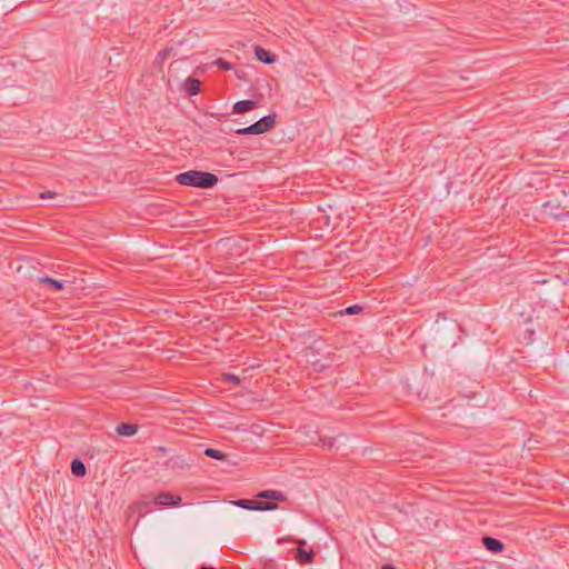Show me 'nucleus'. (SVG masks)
<instances>
[{"instance_id":"1","label":"nucleus","mask_w":569,"mask_h":569,"mask_svg":"<svg viewBox=\"0 0 569 569\" xmlns=\"http://www.w3.org/2000/svg\"><path fill=\"white\" fill-rule=\"evenodd\" d=\"M176 181L182 186L210 189L213 188L219 180L214 173L198 170H189L177 174Z\"/></svg>"},{"instance_id":"2","label":"nucleus","mask_w":569,"mask_h":569,"mask_svg":"<svg viewBox=\"0 0 569 569\" xmlns=\"http://www.w3.org/2000/svg\"><path fill=\"white\" fill-rule=\"evenodd\" d=\"M276 124V114H268L262 117L257 122L250 124L246 128L237 129L234 132L237 134L247 136V134H261L268 132Z\"/></svg>"},{"instance_id":"3","label":"nucleus","mask_w":569,"mask_h":569,"mask_svg":"<svg viewBox=\"0 0 569 569\" xmlns=\"http://www.w3.org/2000/svg\"><path fill=\"white\" fill-rule=\"evenodd\" d=\"M233 503L247 510L271 511L278 508V505L274 502L251 499H239Z\"/></svg>"},{"instance_id":"4","label":"nucleus","mask_w":569,"mask_h":569,"mask_svg":"<svg viewBox=\"0 0 569 569\" xmlns=\"http://www.w3.org/2000/svg\"><path fill=\"white\" fill-rule=\"evenodd\" d=\"M541 214L543 217H549L556 220H561L565 217H569V211L562 210L559 204H556L551 201H547L541 207Z\"/></svg>"},{"instance_id":"5","label":"nucleus","mask_w":569,"mask_h":569,"mask_svg":"<svg viewBox=\"0 0 569 569\" xmlns=\"http://www.w3.org/2000/svg\"><path fill=\"white\" fill-rule=\"evenodd\" d=\"M182 499L178 495L170 492H160L156 496L153 503L161 507H177L181 503Z\"/></svg>"},{"instance_id":"6","label":"nucleus","mask_w":569,"mask_h":569,"mask_svg":"<svg viewBox=\"0 0 569 569\" xmlns=\"http://www.w3.org/2000/svg\"><path fill=\"white\" fill-rule=\"evenodd\" d=\"M482 545L488 551L493 553H499L505 550V543L493 537L485 536L482 538Z\"/></svg>"},{"instance_id":"7","label":"nucleus","mask_w":569,"mask_h":569,"mask_svg":"<svg viewBox=\"0 0 569 569\" xmlns=\"http://www.w3.org/2000/svg\"><path fill=\"white\" fill-rule=\"evenodd\" d=\"M260 499L267 500H276V501H284L287 499L286 495L279 490H263L257 495Z\"/></svg>"},{"instance_id":"8","label":"nucleus","mask_w":569,"mask_h":569,"mask_svg":"<svg viewBox=\"0 0 569 569\" xmlns=\"http://www.w3.org/2000/svg\"><path fill=\"white\" fill-rule=\"evenodd\" d=\"M39 282L51 287L53 290L59 291L62 290L66 283H72L70 280H56L51 277H41L39 278Z\"/></svg>"},{"instance_id":"9","label":"nucleus","mask_w":569,"mask_h":569,"mask_svg":"<svg viewBox=\"0 0 569 569\" xmlns=\"http://www.w3.org/2000/svg\"><path fill=\"white\" fill-rule=\"evenodd\" d=\"M201 82L192 77H189L184 83L183 88L188 92L189 96H196L200 92Z\"/></svg>"},{"instance_id":"10","label":"nucleus","mask_w":569,"mask_h":569,"mask_svg":"<svg viewBox=\"0 0 569 569\" xmlns=\"http://www.w3.org/2000/svg\"><path fill=\"white\" fill-rule=\"evenodd\" d=\"M257 106L256 101L252 100H241L233 104V112L234 113H244L252 109H254Z\"/></svg>"},{"instance_id":"11","label":"nucleus","mask_w":569,"mask_h":569,"mask_svg":"<svg viewBox=\"0 0 569 569\" xmlns=\"http://www.w3.org/2000/svg\"><path fill=\"white\" fill-rule=\"evenodd\" d=\"M254 54H256L257 59L263 63L274 62V56L271 52L264 50L263 48H261L259 46H257L254 48Z\"/></svg>"},{"instance_id":"12","label":"nucleus","mask_w":569,"mask_h":569,"mask_svg":"<svg viewBox=\"0 0 569 569\" xmlns=\"http://www.w3.org/2000/svg\"><path fill=\"white\" fill-rule=\"evenodd\" d=\"M138 431V426L132 423H120L117 427V433L124 437H131Z\"/></svg>"},{"instance_id":"13","label":"nucleus","mask_w":569,"mask_h":569,"mask_svg":"<svg viewBox=\"0 0 569 569\" xmlns=\"http://www.w3.org/2000/svg\"><path fill=\"white\" fill-rule=\"evenodd\" d=\"M315 553L312 550H305L303 548H298L296 553V559L300 563H310L312 562Z\"/></svg>"},{"instance_id":"14","label":"nucleus","mask_w":569,"mask_h":569,"mask_svg":"<svg viewBox=\"0 0 569 569\" xmlns=\"http://www.w3.org/2000/svg\"><path fill=\"white\" fill-rule=\"evenodd\" d=\"M71 472L76 477H83L87 473V468L80 459L71 461Z\"/></svg>"},{"instance_id":"15","label":"nucleus","mask_w":569,"mask_h":569,"mask_svg":"<svg viewBox=\"0 0 569 569\" xmlns=\"http://www.w3.org/2000/svg\"><path fill=\"white\" fill-rule=\"evenodd\" d=\"M132 508L137 510L140 517H143L147 515L150 510V502L149 501H138L136 502Z\"/></svg>"},{"instance_id":"16","label":"nucleus","mask_w":569,"mask_h":569,"mask_svg":"<svg viewBox=\"0 0 569 569\" xmlns=\"http://www.w3.org/2000/svg\"><path fill=\"white\" fill-rule=\"evenodd\" d=\"M204 455L209 458H212V459H217V460H226L227 459V455L223 453L222 451L220 450H217V449H213V448H207L204 450Z\"/></svg>"},{"instance_id":"17","label":"nucleus","mask_w":569,"mask_h":569,"mask_svg":"<svg viewBox=\"0 0 569 569\" xmlns=\"http://www.w3.org/2000/svg\"><path fill=\"white\" fill-rule=\"evenodd\" d=\"M223 381L232 382L233 385L238 386L240 383V378L233 373H223L222 375Z\"/></svg>"},{"instance_id":"18","label":"nucleus","mask_w":569,"mask_h":569,"mask_svg":"<svg viewBox=\"0 0 569 569\" xmlns=\"http://www.w3.org/2000/svg\"><path fill=\"white\" fill-rule=\"evenodd\" d=\"M172 51H173V48H169V47H168V48H164L163 50H161V51H159V52H158V57H157V59H158L159 61H161V62H162V61H164L167 58H169V57H170V54H171V52H172Z\"/></svg>"},{"instance_id":"19","label":"nucleus","mask_w":569,"mask_h":569,"mask_svg":"<svg viewBox=\"0 0 569 569\" xmlns=\"http://www.w3.org/2000/svg\"><path fill=\"white\" fill-rule=\"evenodd\" d=\"M361 310H362V308L360 306L355 305V306H350V307L346 308L340 313L341 315H356V313L360 312Z\"/></svg>"},{"instance_id":"20","label":"nucleus","mask_w":569,"mask_h":569,"mask_svg":"<svg viewBox=\"0 0 569 569\" xmlns=\"http://www.w3.org/2000/svg\"><path fill=\"white\" fill-rule=\"evenodd\" d=\"M214 63H216L219 68H221V69H223V70H231V69H232V64H231L230 62H228V61H226V60L221 59V58L217 59V60L214 61Z\"/></svg>"},{"instance_id":"21","label":"nucleus","mask_w":569,"mask_h":569,"mask_svg":"<svg viewBox=\"0 0 569 569\" xmlns=\"http://www.w3.org/2000/svg\"><path fill=\"white\" fill-rule=\"evenodd\" d=\"M170 462H172V466H173V467H174V466H177V467H179V468H184V467L187 466L186 461H184L182 458H180V457H177V458H174V459H173V458H172V459H170V460L167 462V466H169V463H170Z\"/></svg>"},{"instance_id":"22","label":"nucleus","mask_w":569,"mask_h":569,"mask_svg":"<svg viewBox=\"0 0 569 569\" xmlns=\"http://www.w3.org/2000/svg\"><path fill=\"white\" fill-rule=\"evenodd\" d=\"M54 196H56V193H54V192H52V191H44V192H41V193L39 194V197H40L41 199H51V198H53Z\"/></svg>"},{"instance_id":"23","label":"nucleus","mask_w":569,"mask_h":569,"mask_svg":"<svg viewBox=\"0 0 569 569\" xmlns=\"http://www.w3.org/2000/svg\"><path fill=\"white\" fill-rule=\"evenodd\" d=\"M287 540L296 542L299 546V548H303L307 545L306 540H298V539H291V538H288Z\"/></svg>"},{"instance_id":"24","label":"nucleus","mask_w":569,"mask_h":569,"mask_svg":"<svg viewBox=\"0 0 569 569\" xmlns=\"http://www.w3.org/2000/svg\"><path fill=\"white\" fill-rule=\"evenodd\" d=\"M381 569H396V568L391 565H385V566H382Z\"/></svg>"},{"instance_id":"25","label":"nucleus","mask_w":569,"mask_h":569,"mask_svg":"<svg viewBox=\"0 0 569 569\" xmlns=\"http://www.w3.org/2000/svg\"><path fill=\"white\" fill-rule=\"evenodd\" d=\"M158 451L166 452V448L164 447H158Z\"/></svg>"},{"instance_id":"26","label":"nucleus","mask_w":569,"mask_h":569,"mask_svg":"<svg viewBox=\"0 0 569 569\" xmlns=\"http://www.w3.org/2000/svg\"><path fill=\"white\" fill-rule=\"evenodd\" d=\"M200 569H214V568L211 566H202Z\"/></svg>"},{"instance_id":"27","label":"nucleus","mask_w":569,"mask_h":569,"mask_svg":"<svg viewBox=\"0 0 569 569\" xmlns=\"http://www.w3.org/2000/svg\"><path fill=\"white\" fill-rule=\"evenodd\" d=\"M332 445H333V441H332V440H330V441H329V443H328V446H329V447H332Z\"/></svg>"}]
</instances>
